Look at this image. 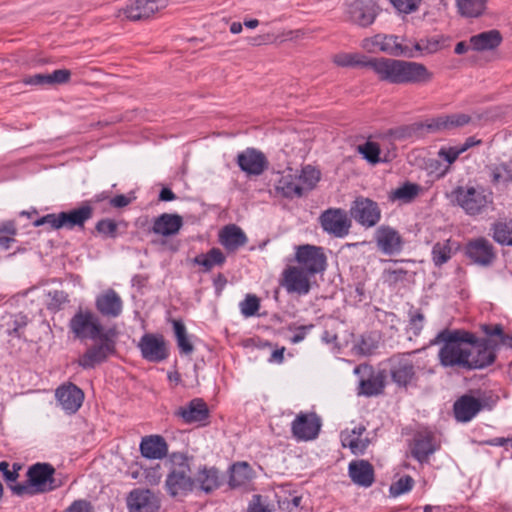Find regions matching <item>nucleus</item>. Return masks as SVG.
<instances>
[{
    "label": "nucleus",
    "instance_id": "obj_9",
    "mask_svg": "<svg viewBox=\"0 0 512 512\" xmlns=\"http://www.w3.org/2000/svg\"><path fill=\"white\" fill-rule=\"evenodd\" d=\"M295 261L298 267L316 276L326 269L327 257L322 247L305 244L296 248Z\"/></svg>",
    "mask_w": 512,
    "mask_h": 512
},
{
    "label": "nucleus",
    "instance_id": "obj_49",
    "mask_svg": "<svg viewBox=\"0 0 512 512\" xmlns=\"http://www.w3.org/2000/svg\"><path fill=\"white\" fill-rule=\"evenodd\" d=\"M414 485V480L411 476H404L398 479L396 482L392 483L390 486V494L394 497H397L401 494H404L412 489Z\"/></svg>",
    "mask_w": 512,
    "mask_h": 512
},
{
    "label": "nucleus",
    "instance_id": "obj_26",
    "mask_svg": "<svg viewBox=\"0 0 512 512\" xmlns=\"http://www.w3.org/2000/svg\"><path fill=\"white\" fill-rule=\"evenodd\" d=\"M247 241L244 231L235 224L226 225L219 231V243L229 252H235Z\"/></svg>",
    "mask_w": 512,
    "mask_h": 512
},
{
    "label": "nucleus",
    "instance_id": "obj_20",
    "mask_svg": "<svg viewBox=\"0 0 512 512\" xmlns=\"http://www.w3.org/2000/svg\"><path fill=\"white\" fill-rule=\"evenodd\" d=\"M237 164L246 174L259 176L268 168L269 162L261 151L247 148L238 154Z\"/></svg>",
    "mask_w": 512,
    "mask_h": 512
},
{
    "label": "nucleus",
    "instance_id": "obj_4",
    "mask_svg": "<svg viewBox=\"0 0 512 512\" xmlns=\"http://www.w3.org/2000/svg\"><path fill=\"white\" fill-rule=\"evenodd\" d=\"M166 465L169 467V473L165 485L171 496L186 494L194 488L195 481L190 475V465L185 455L173 453Z\"/></svg>",
    "mask_w": 512,
    "mask_h": 512
},
{
    "label": "nucleus",
    "instance_id": "obj_25",
    "mask_svg": "<svg viewBox=\"0 0 512 512\" xmlns=\"http://www.w3.org/2000/svg\"><path fill=\"white\" fill-rule=\"evenodd\" d=\"M175 415L187 423L205 421L209 417L207 404L201 398L192 399L186 406L179 407Z\"/></svg>",
    "mask_w": 512,
    "mask_h": 512
},
{
    "label": "nucleus",
    "instance_id": "obj_13",
    "mask_svg": "<svg viewBox=\"0 0 512 512\" xmlns=\"http://www.w3.org/2000/svg\"><path fill=\"white\" fill-rule=\"evenodd\" d=\"M351 217L366 228L374 227L381 218L378 204L364 197L356 198L350 208Z\"/></svg>",
    "mask_w": 512,
    "mask_h": 512
},
{
    "label": "nucleus",
    "instance_id": "obj_16",
    "mask_svg": "<svg viewBox=\"0 0 512 512\" xmlns=\"http://www.w3.org/2000/svg\"><path fill=\"white\" fill-rule=\"evenodd\" d=\"M465 254L473 263L483 267L490 266L496 258L493 245L484 237L470 240Z\"/></svg>",
    "mask_w": 512,
    "mask_h": 512
},
{
    "label": "nucleus",
    "instance_id": "obj_34",
    "mask_svg": "<svg viewBox=\"0 0 512 512\" xmlns=\"http://www.w3.org/2000/svg\"><path fill=\"white\" fill-rule=\"evenodd\" d=\"M436 447L433 443V436L429 433H418L414 438V445L411 450L412 456L419 462L427 461L433 454Z\"/></svg>",
    "mask_w": 512,
    "mask_h": 512
},
{
    "label": "nucleus",
    "instance_id": "obj_17",
    "mask_svg": "<svg viewBox=\"0 0 512 512\" xmlns=\"http://www.w3.org/2000/svg\"><path fill=\"white\" fill-rule=\"evenodd\" d=\"M321 421L315 413H300L292 422V434L299 441L315 439L320 431Z\"/></svg>",
    "mask_w": 512,
    "mask_h": 512
},
{
    "label": "nucleus",
    "instance_id": "obj_63",
    "mask_svg": "<svg viewBox=\"0 0 512 512\" xmlns=\"http://www.w3.org/2000/svg\"><path fill=\"white\" fill-rule=\"evenodd\" d=\"M49 295L52 297V302L50 305L55 307L60 306L62 303L67 301V295L63 291L55 290L54 292H50Z\"/></svg>",
    "mask_w": 512,
    "mask_h": 512
},
{
    "label": "nucleus",
    "instance_id": "obj_27",
    "mask_svg": "<svg viewBox=\"0 0 512 512\" xmlns=\"http://www.w3.org/2000/svg\"><path fill=\"white\" fill-rule=\"evenodd\" d=\"M183 226V219L178 214L163 213L153 221L151 231L161 236H174Z\"/></svg>",
    "mask_w": 512,
    "mask_h": 512
},
{
    "label": "nucleus",
    "instance_id": "obj_12",
    "mask_svg": "<svg viewBox=\"0 0 512 512\" xmlns=\"http://www.w3.org/2000/svg\"><path fill=\"white\" fill-rule=\"evenodd\" d=\"M110 332L98 337L99 344H95L79 358L78 364L84 369L95 367V365L105 361L108 356L115 353V342L110 337Z\"/></svg>",
    "mask_w": 512,
    "mask_h": 512
},
{
    "label": "nucleus",
    "instance_id": "obj_50",
    "mask_svg": "<svg viewBox=\"0 0 512 512\" xmlns=\"http://www.w3.org/2000/svg\"><path fill=\"white\" fill-rule=\"evenodd\" d=\"M259 299L254 295H247L246 298L240 303L241 313L245 317L253 316L259 310Z\"/></svg>",
    "mask_w": 512,
    "mask_h": 512
},
{
    "label": "nucleus",
    "instance_id": "obj_14",
    "mask_svg": "<svg viewBox=\"0 0 512 512\" xmlns=\"http://www.w3.org/2000/svg\"><path fill=\"white\" fill-rule=\"evenodd\" d=\"M319 219L323 230L334 237L343 238L349 234L351 220L346 211L340 208H330L324 211Z\"/></svg>",
    "mask_w": 512,
    "mask_h": 512
},
{
    "label": "nucleus",
    "instance_id": "obj_45",
    "mask_svg": "<svg viewBox=\"0 0 512 512\" xmlns=\"http://www.w3.org/2000/svg\"><path fill=\"white\" fill-rule=\"evenodd\" d=\"M172 324L180 352L186 355L191 354L194 351V346L189 340L184 323L180 320H173Z\"/></svg>",
    "mask_w": 512,
    "mask_h": 512
},
{
    "label": "nucleus",
    "instance_id": "obj_31",
    "mask_svg": "<svg viewBox=\"0 0 512 512\" xmlns=\"http://www.w3.org/2000/svg\"><path fill=\"white\" fill-rule=\"evenodd\" d=\"M71 71L68 69H58L48 74H35L24 79L27 85L53 86L69 82Z\"/></svg>",
    "mask_w": 512,
    "mask_h": 512
},
{
    "label": "nucleus",
    "instance_id": "obj_19",
    "mask_svg": "<svg viewBox=\"0 0 512 512\" xmlns=\"http://www.w3.org/2000/svg\"><path fill=\"white\" fill-rule=\"evenodd\" d=\"M138 347L143 358L150 362H161L168 357L167 345L162 336L145 334L141 337Z\"/></svg>",
    "mask_w": 512,
    "mask_h": 512
},
{
    "label": "nucleus",
    "instance_id": "obj_5",
    "mask_svg": "<svg viewBox=\"0 0 512 512\" xmlns=\"http://www.w3.org/2000/svg\"><path fill=\"white\" fill-rule=\"evenodd\" d=\"M452 194L457 205L469 216L480 215L493 204L492 192L482 186H459Z\"/></svg>",
    "mask_w": 512,
    "mask_h": 512
},
{
    "label": "nucleus",
    "instance_id": "obj_3",
    "mask_svg": "<svg viewBox=\"0 0 512 512\" xmlns=\"http://www.w3.org/2000/svg\"><path fill=\"white\" fill-rule=\"evenodd\" d=\"M55 469L48 463H36L27 471V481L10 485L17 496L45 493L58 487L54 479Z\"/></svg>",
    "mask_w": 512,
    "mask_h": 512
},
{
    "label": "nucleus",
    "instance_id": "obj_62",
    "mask_svg": "<svg viewBox=\"0 0 512 512\" xmlns=\"http://www.w3.org/2000/svg\"><path fill=\"white\" fill-rule=\"evenodd\" d=\"M248 512H270V510L261 503L260 495H254L249 505Z\"/></svg>",
    "mask_w": 512,
    "mask_h": 512
},
{
    "label": "nucleus",
    "instance_id": "obj_58",
    "mask_svg": "<svg viewBox=\"0 0 512 512\" xmlns=\"http://www.w3.org/2000/svg\"><path fill=\"white\" fill-rule=\"evenodd\" d=\"M313 328H314L313 324L301 325V326H297V327L289 326V330L296 331L294 336L290 339L291 343L297 344V343H300L301 341H303L305 339L308 331H310Z\"/></svg>",
    "mask_w": 512,
    "mask_h": 512
},
{
    "label": "nucleus",
    "instance_id": "obj_53",
    "mask_svg": "<svg viewBox=\"0 0 512 512\" xmlns=\"http://www.w3.org/2000/svg\"><path fill=\"white\" fill-rule=\"evenodd\" d=\"M481 329L487 336L486 337L487 339H492L491 337H493V336L499 337V342L496 341L497 346L499 345V343L506 344L507 340L510 339L509 336H507L503 333V328L499 324L493 325V326L484 324L481 326Z\"/></svg>",
    "mask_w": 512,
    "mask_h": 512
},
{
    "label": "nucleus",
    "instance_id": "obj_51",
    "mask_svg": "<svg viewBox=\"0 0 512 512\" xmlns=\"http://www.w3.org/2000/svg\"><path fill=\"white\" fill-rule=\"evenodd\" d=\"M49 225L53 230L62 229V215L60 213L47 214L34 222V226Z\"/></svg>",
    "mask_w": 512,
    "mask_h": 512
},
{
    "label": "nucleus",
    "instance_id": "obj_36",
    "mask_svg": "<svg viewBox=\"0 0 512 512\" xmlns=\"http://www.w3.org/2000/svg\"><path fill=\"white\" fill-rule=\"evenodd\" d=\"M387 374L385 370L370 375L367 379H363L359 384V394L366 396H374L383 392L386 384Z\"/></svg>",
    "mask_w": 512,
    "mask_h": 512
},
{
    "label": "nucleus",
    "instance_id": "obj_46",
    "mask_svg": "<svg viewBox=\"0 0 512 512\" xmlns=\"http://www.w3.org/2000/svg\"><path fill=\"white\" fill-rule=\"evenodd\" d=\"M490 175L494 185L512 182V168L506 163L492 166Z\"/></svg>",
    "mask_w": 512,
    "mask_h": 512
},
{
    "label": "nucleus",
    "instance_id": "obj_32",
    "mask_svg": "<svg viewBox=\"0 0 512 512\" xmlns=\"http://www.w3.org/2000/svg\"><path fill=\"white\" fill-rule=\"evenodd\" d=\"M349 476L352 481L363 487H369L374 482V469L368 461H354L349 464Z\"/></svg>",
    "mask_w": 512,
    "mask_h": 512
},
{
    "label": "nucleus",
    "instance_id": "obj_30",
    "mask_svg": "<svg viewBox=\"0 0 512 512\" xmlns=\"http://www.w3.org/2000/svg\"><path fill=\"white\" fill-rule=\"evenodd\" d=\"M490 119L487 112L479 113L473 112L467 113H452L446 114L447 131L461 129L467 125H479L482 121H488Z\"/></svg>",
    "mask_w": 512,
    "mask_h": 512
},
{
    "label": "nucleus",
    "instance_id": "obj_40",
    "mask_svg": "<svg viewBox=\"0 0 512 512\" xmlns=\"http://www.w3.org/2000/svg\"><path fill=\"white\" fill-rule=\"evenodd\" d=\"M253 477V471L248 463L239 462L232 466L229 484L231 487H240L249 482Z\"/></svg>",
    "mask_w": 512,
    "mask_h": 512
},
{
    "label": "nucleus",
    "instance_id": "obj_48",
    "mask_svg": "<svg viewBox=\"0 0 512 512\" xmlns=\"http://www.w3.org/2000/svg\"><path fill=\"white\" fill-rule=\"evenodd\" d=\"M357 150L370 163L376 164L380 162V147L376 142L367 141L357 147Z\"/></svg>",
    "mask_w": 512,
    "mask_h": 512
},
{
    "label": "nucleus",
    "instance_id": "obj_42",
    "mask_svg": "<svg viewBox=\"0 0 512 512\" xmlns=\"http://www.w3.org/2000/svg\"><path fill=\"white\" fill-rule=\"evenodd\" d=\"M343 447H348L355 455L363 454L369 445L367 438H360L355 432L344 431L341 433Z\"/></svg>",
    "mask_w": 512,
    "mask_h": 512
},
{
    "label": "nucleus",
    "instance_id": "obj_15",
    "mask_svg": "<svg viewBox=\"0 0 512 512\" xmlns=\"http://www.w3.org/2000/svg\"><path fill=\"white\" fill-rule=\"evenodd\" d=\"M129 512H159L161 502L159 497L148 489H133L127 496Z\"/></svg>",
    "mask_w": 512,
    "mask_h": 512
},
{
    "label": "nucleus",
    "instance_id": "obj_8",
    "mask_svg": "<svg viewBox=\"0 0 512 512\" xmlns=\"http://www.w3.org/2000/svg\"><path fill=\"white\" fill-rule=\"evenodd\" d=\"M363 47L369 52L379 50L388 55L413 58V50L408 45H402L396 35L377 34L363 41Z\"/></svg>",
    "mask_w": 512,
    "mask_h": 512
},
{
    "label": "nucleus",
    "instance_id": "obj_10",
    "mask_svg": "<svg viewBox=\"0 0 512 512\" xmlns=\"http://www.w3.org/2000/svg\"><path fill=\"white\" fill-rule=\"evenodd\" d=\"M390 377L398 387L406 388L415 378V365L411 353H399L388 359Z\"/></svg>",
    "mask_w": 512,
    "mask_h": 512
},
{
    "label": "nucleus",
    "instance_id": "obj_24",
    "mask_svg": "<svg viewBox=\"0 0 512 512\" xmlns=\"http://www.w3.org/2000/svg\"><path fill=\"white\" fill-rule=\"evenodd\" d=\"M97 310L105 317L117 318L123 310L121 297L113 290L108 289L96 298Z\"/></svg>",
    "mask_w": 512,
    "mask_h": 512
},
{
    "label": "nucleus",
    "instance_id": "obj_55",
    "mask_svg": "<svg viewBox=\"0 0 512 512\" xmlns=\"http://www.w3.org/2000/svg\"><path fill=\"white\" fill-rule=\"evenodd\" d=\"M96 230L106 237L115 238L117 223L112 219H102L96 224Z\"/></svg>",
    "mask_w": 512,
    "mask_h": 512
},
{
    "label": "nucleus",
    "instance_id": "obj_18",
    "mask_svg": "<svg viewBox=\"0 0 512 512\" xmlns=\"http://www.w3.org/2000/svg\"><path fill=\"white\" fill-rule=\"evenodd\" d=\"M487 406L485 398H475L468 394L462 395L453 405L455 419L462 423L469 422Z\"/></svg>",
    "mask_w": 512,
    "mask_h": 512
},
{
    "label": "nucleus",
    "instance_id": "obj_22",
    "mask_svg": "<svg viewBox=\"0 0 512 512\" xmlns=\"http://www.w3.org/2000/svg\"><path fill=\"white\" fill-rule=\"evenodd\" d=\"M55 396L62 409L70 414L76 413L84 400L83 391L72 383L58 387Z\"/></svg>",
    "mask_w": 512,
    "mask_h": 512
},
{
    "label": "nucleus",
    "instance_id": "obj_56",
    "mask_svg": "<svg viewBox=\"0 0 512 512\" xmlns=\"http://www.w3.org/2000/svg\"><path fill=\"white\" fill-rule=\"evenodd\" d=\"M424 127L433 133L447 131L446 115H440L438 117L428 120Z\"/></svg>",
    "mask_w": 512,
    "mask_h": 512
},
{
    "label": "nucleus",
    "instance_id": "obj_38",
    "mask_svg": "<svg viewBox=\"0 0 512 512\" xmlns=\"http://www.w3.org/2000/svg\"><path fill=\"white\" fill-rule=\"evenodd\" d=\"M458 13L462 17H480L485 9L487 0H455Z\"/></svg>",
    "mask_w": 512,
    "mask_h": 512
},
{
    "label": "nucleus",
    "instance_id": "obj_52",
    "mask_svg": "<svg viewBox=\"0 0 512 512\" xmlns=\"http://www.w3.org/2000/svg\"><path fill=\"white\" fill-rule=\"evenodd\" d=\"M411 49L413 50V54H415V52L432 54L439 49V42L435 39L420 40L419 42H416ZM415 56L416 55H414V57Z\"/></svg>",
    "mask_w": 512,
    "mask_h": 512
},
{
    "label": "nucleus",
    "instance_id": "obj_6",
    "mask_svg": "<svg viewBox=\"0 0 512 512\" xmlns=\"http://www.w3.org/2000/svg\"><path fill=\"white\" fill-rule=\"evenodd\" d=\"M381 11L374 0H346L344 4L345 20L360 28L370 27Z\"/></svg>",
    "mask_w": 512,
    "mask_h": 512
},
{
    "label": "nucleus",
    "instance_id": "obj_54",
    "mask_svg": "<svg viewBox=\"0 0 512 512\" xmlns=\"http://www.w3.org/2000/svg\"><path fill=\"white\" fill-rule=\"evenodd\" d=\"M422 0H390L395 9L404 14L415 12Z\"/></svg>",
    "mask_w": 512,
    "mask_h": 512
},
{
    "label": "nucleus",
    "instance_id": "obj_57",
    "mask_svg": "<svg viewBox=\"0 0 512 512\" xmlns=\"http://www.w3.org/2000/svg\"><path fill=\"white\" fill-rule=\"evenodd\" d=\"M461 154L459 146L443 147L438 151V157L449 164L454 163Z\"/></svg>",
    "mask_w": 512,
    "mask_h": 512
},
{
    "label": "nucleus",
    "instance_id": "obj_21",
    "mask_svg": "<svg viewBox=\"0 0 512 512\" xmlns=\"http://www.w3.org/2000/svg\"><path fill=\"white\" fill-rule=\"evenodd\" d=\"M161 9L156 0H136L118 10L116 17L124 15L127 20L140 21L151 18Z\"/></svg>",
    "mask_w": 512,
    "mask_h": 512
},
{
    "label": "nucleus",
    "instance_id": "obj_1",
    "mask_svg": "<svg viewBox=\"0 0 512 512\" xmlns=\"http://www.w3.org/2000/svg\"><path fill=\"white\" fill-rule=\"evenodd\" d=\"M430 344H442L438 359L444 368L479 370L492 365L496 360V340L478 338L463 329H443Z\"/></svg>",
    "mask_w": 512,
    "mask_h": 512
},
{
    "label": "nucleus",
    "instance_id": "obj_11",
    "mask_svg": "<svg viewBox=\"0 0 512 512\" xmlns=\"http://www.w3.org/2000/svg\"><path fill=\"white\" fill-rule=\"evenodd\" d=\"M71 331L78 338L97 339L104 335L99 319L91 312H77L69 323Z\"/></svg>",
    "mask_w": 512,
    "mask_h": 512
},
{
    "label": "nucleus",
    "instance_id": "obj_28",
    "mask_svg": "<svg viewBox=\"0 0 512 512\" xmlns=\"http://www.w3.org/2000/svg\"><path fill=\"white\" fill-rule=\"evenodd\" d=\"M141 455L148 459H161L168 453L165 439L160 435L143 437L140 443Z\"/></svg>",
    "mask_w": 512,
    "mask_h": 512
},
{
    "label": "nucleus",
    "instance_id": "obj_37",
    "mask_svg": "<svg viewBox=\"0 0 512 512\" xmlns=\"http://www.w3.org/2000/svg\"><path fill=\"white\" fill-rule=\"evenodd\" d=\"M226 257L219 248H212L207 253L197 255L193 262L202 266L203 272H210L215 266H222Z\"/></svg>",
    "mask_w": 512,
    "mask_h": 512
},
{
    "label": "nucleus",
    "instance_id": "obj_33",
    "mask_svg": "<svg viewBox=\"0 0 512 512\" xmlns=\"http://www.w3.org/2000/svg\"><path fill=\"white\" fill-rule=\"evenodd\" d=\"M276 189L286 198L301 197L304 194V187L299 181L297 175L292 174L290 169L287 174H283L278 180Z\"/></svg>",
    "mask_w": 512,
    "mask_h": 512
},
{
    "label": "nucleus",
    "instance_id": "obj_59",
    "mask_svg": "<svg viewBox=\"0 0 512 512\" xmlns=\"http://www.w3.org/2000/svg\"><path fill=\"white\" fill-rule=\"evenodd\" d=\"M425 317L420 311L410 313V326L414 335H418L423 328Z\"/></svg>",
    "mask_w": 512,
    "mask_h": 512
},
{
    "label": "nucleus",
    "instance_id": "obj_47",
    "mask_svg": "<svg viewBox=\"0 0 512 512\" xmlns=\"http://www.w3.org/2000/svg\"><path fill=\"white\" fill-rule=\"evenodd\" d=\"M297 176L304 187V192L312 190L320 180V172L310 165L303 167L301 174Z\"/></svg>",
    "mask_w": 512,
    "mask_h": 512
},
{
    "label": "nucleus",
    "instance_id": "obj_39",
    "mask_svg": "<svg viewBox=\"0 0 512 512\" xmlns=\"http://www.w3.org/2000/svg\"><path fill=\"white\" fill-rule=\"evenodd\" d=\"M194 481L195 484H199L200 488L207 493L215 490L220 485L218 471L214 468L205 467L201 469Z\"/></svg>",
    "mask_w": 512,
    "mask_h": 512
},
{
    "label": "nucleus",
    "instance_id": "obj_23",
    "mask_svg": "<svg viewBox=\"0 0 512 512\" xmlns=\"http://www.w3.org/2000/svg\"><path fill=\"white\" fill-rule=\"evenodd\" d=\"M378 248L386 255L398 253L402 249V238L398 231L389 226H380L375 234Z\"/></svg>",
    "mask_w": 512,
    "mask_h": 512
},
{
    "label": "nucleus",
    "instance_id": "obj_44",
    "mask_svg": "<svg viewBox=\"0 0 512 512\" xmlns=\"http://www.w3.org/2000/svg\"><path fill=\"white\" fill-rule=\"evenodd\" d=\"M420 186L415 183L406 182L391 192L390 199L392 201H401L403 203H410L419 194Z\"/></svg>",
    "mask_w": 512,
    "mask_h": 512
},
{
    "label": "nucleus",
    "instance_id": "obj_35",
    "mask_svg": "<svg viewBox=\"0 0 512 512\" xmlns=\"http://www.w3.org/2000/svg\"><path fill=\"white\" fill-rule=\"evenodd\" d=\"M502 36L498 30H489L470 38V44L474 50L485 51L495 49L500 45Z\"/></svg>",
    "mask_w": 512,
    "mask_h": 512
},
{
    "label": "nucleus",
    "instance_id": "obj_61",
    "mask_svg": "<svg viewBox=\"0 0 512 512\" xmlns=\"http://www.w3.org/2000/svg\"><path fill=\"white\" fill-rule=\"evenodd\" d=\"M90 503L85 500H77L66 510V512H90Z\"/></svg>",
    "mask_w": 512,
    "mask_h": 512
},
{
    "label": "nucleus",
    "instance_id": "obj_2",
    "mask_svg": "<svg viewBox=\"0 0 512 512\" xmlns=\"http://www.w3.org/2000/svg\"><path fill=\"white\" fill-rule=\"evenodd\" d=\"M333 62L340 67H369L380 81L390 84L424 85L432 81L433 73L419 62L394 58H371L351 53H340L333 57Z\"/></svg>",
    "mask_w": 512,
    "mask_h": 512
},
{
    "label": "nucleus",
    "instance_id": "obj_60",
    "mask_svg": "<svg viewBox=\"0 0 512 512\" xmlns=\"http://www.w3.org/2000/svg\"><path fill=\"white\" fill-rule=\"evenodd\" d=\"M0 471L7 482H14L18 478V473L15 470H9V463L6 461L0 462Z\"/></svg>",
    "mask_w": 512,
    "mask_h": 512
},
{
    "label": "nucleus",
    "instance_id": "obj_29",
    "mask_svg": "<svg viewBox=\"0 0 512 512\" xmlns=\"http://www.w3.org/2000/svg\"><path fill=\"white\" fill-rule=\"evenodd\" d=\"M62 228L72 230L74 228H84L85 223L92 218L93 208L88 205H82L70 211L61 212Z\"/></svg>",
    "mask_w": 512,
    "mask_h": 512
},
{
    "label": "nucleus",
    "instance_id": "obj_7",
    "mask_svg": "<svg viewBox=\"0 0 512 512\" xmlns=\"http://www.w3.org/2000/svg\"><path fill=\"white\" fill-rule=\"evenodd\" d=\"M315 276L296 265L287 266L280 278V285L288 294L307 295L315 283Z\"/></svg>",
    "mask_w": 512,
    "mask_h": 512
},
{
    "label": "nucleus",
    "instance_id": "obj_41",
    "mask_svg": "<svg viewBox=\"0 0 512 512\" xmlns=\"http://www.w3.org/2000/svg\"><path fill=\"white\" fill-rule=\"evenodd\" d=\"M452 254L453 243L450 239L436 242L431 251L432 262L435 266L440 267L451 259Z\"/></svg>",
    "mask_w": 512,
    "mask_h": 512
},
{
    "label": "nucleus",
    "instance_id": "obj_43",
    "mask_svg": "<svg viewBox=\"0 0 512 512\" xmlns=\"http://www.w3.org/2000/svg\"><path fill=\"white\" fill-rule=\"evenodd\" d=\"M491 230L493 232V239L501 244L512 246V221H497Z\"/></svg>",
    "mask_w": 512,
    "mask_h": 512
},
{
    "label": "nucleus",
    "instance_id": "obj_64",
    "mask_svg": "<svg viewBox=\"0 0 512 512\" xmlns=\"http://www.w3.org/2000/svg\"><path fill=\"white\" fill-rule=\"evenodd\" d=\"M384 274L387 281L395 283L403 278L405 272L403 270H385Z\"/></svg>",
    "mask_w": 512,
    "mask_h": 512
}]
</instances>
